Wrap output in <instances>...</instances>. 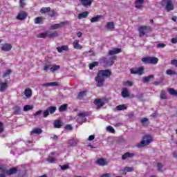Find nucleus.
I'll list each match as a JSON object with an SVG mask.
<instances>
[{
    "instance_id": "obj_1",
    "label": "nucleus",
    "mask_w": 177,
    "mask_h": 177,
    "mask_svg": "<svg viewBox=\"0 0 177 177\" xmlns=\"http://www.w3.org/2000/svg\"><path fill=\"white\" fill-rule=\"evenodd\" d=\"M111 75V71L109 70H101L98 72L97 77L95 78L97 82V86L102 87L104 85V80Z\"/></svg>"
},
{
    "instance_id": "obj_2",
    "label": "nucleus",
    "mask_w": 177,
    "mask_h": 177,
    "mask_svg": "<svg viewBox=\"0 0 177 177\" xmlns=\"http://www.w3.org/2000/svg\"><path fill=\"white\" fill-rule=\"evenodd\" d=\"M141 62L145 64H153L156 66L158 63V58L156 57H145L142 58Z\"/></svg>"
},
{
    "instance_id": "obj_3",
    "label": "nucleus",
    "mask_w": 177,
    "mask_h": 177,
    "mask_svg": "<svg viewBox=\"0 0 177 177\" xmlns=\"http://www.w3.org/2000/svg\"><path fill=\"white\" fill-rule=\"evenodd\" d=\"M152 141L153 138L150 136L147 135L143 137L141 142L137 145V147L140 148L144 147V146H147V145H150V143H151Z\"/></svg>"
},
{
    "instance_id": "obj_4",
    "label": "nucleus",
    "mask_w": 177,
    "mask_h": 177,
    "mask_svg": "<svg viewBox=\"0 0 177 177\" xmlns=\"http://www.w3.org/2000/svg\"><path fill=\"white\" fill-rule=\"evenodd\" d=\"M161 5L162 6H165L167 12H171V10H174L175 8L172 0H162Z\"/></svg>"
},
{
    "instance_id": "obj_5",
    "label": "nucleus",
    "mask_w": 177,
    "mask_h": 177,
    "mask_svg": "<svg viewBox=\"0 0 177 177\" xmlns=\"http://www.w3.org/2000/svg\"><path fill=\"white\" fill-rule=\"evenodd\" d=\"M140 37H145L147 33L151 32V27L144 26L138 28Z\"/></svg>"
},
{
    "instance_id": "obj_6",
    "label": "nucleus",
    "mask_w": 177,
    "mask_h": 177,
    "mask_svg": "<svg viewBox=\"0 0 177 177\" xmlns=\"http://www.w3.org/2000/svg\"><path fill=\"white\" fill-rule=\"evenodd\" d=\"M0 171L1 172H3L4 174H6L7 175H13V174H16V172L17 171V169H16V167H14L8 170V169H6L4 165H0Z\"/></svg>"
},
{
    "instance_id": "obj_7",
    "label": "nucleus",
    "mask_w": 177,
    "mask_h": 177,
    "mask_svg": "<svg viewBox=\"0 0 177 177\" xmlns=\"http://www.w3.org/2000/svg\"><path fill=\"white\" fill-rule=\"evenodd\" d=\"M89 115V113L87 112H82L78 113V118L77 119V121L79 124H81V122H85L86 121V117Z\"/></svg>"
},
{
    "instance_id": "obj_8",
    "label": "nucleus",
    "mask_w": 177,
    "mask_h": 177,
    "mask_svg": "<svg viewBox=\"0 0 177 177\" xmlns=\"http://www.w3.org/2000/svg\"><path fill=\"white\" fill-rule=\"evenodd\" d=\"M66 24H68V21H65L59 24H55L51 25L50 30H57L59 28H62V27H64Z\"/></svg>"
},
{
    "instance_id": "obj_9",
    "label": "nucleus",
    "mask_w": 177,
    "mask_h": 177,
    "mask_svg": "<svg viewBox=\"0 0 177 177\" xmlns=\"http://www.w3.org/2000/svg\"><path fill=\"white\" fill-rule=\"evenodd\" d=\"M117 59V57L112 56L109 58H104V63L105 66H113L114 64V61Z\"/></svg>"
},
{
    "instance_id": "obj_10",
    "label": "nucleus",
    "mask_w": 177,
    "mask_h": 177,
    "mask_svg": "<svg viewBox=\"0 0 177 177\" xmlns=\"http://www.w3.org/2000/svg\"><path fill=\"white\" fill-rule=\"evenodd\" d=\"M145 71V68L143 66L139 67L138 68H133L131 69V74H138V75H142L143 74V71Z\"/></svg>"
},
{
    "instance_id": "obj_11",
    "label": "nucleus",
    "mask_w": 177,
    "mask_h": 177,
    "mask_svg": "<svg viewBox=\"0 0 177 177\" xmlns=\"http://www.w3.org/2000/svg\"><path fill=\"white\" fill-rule=\"evenodd\" d=\"M94 104H95L97 109H100L104 106V101L102 99H95L94 100Z\"/></svg>"
},
{
    "instance_id": "obj_12",
    "label": "nucleus",
    "mask_w": 177,
    "mask_h": 177,
    "mask_svg": "<svg viewBox=\"0 0 177 177\" xmlns=\"http://www.w3.org/2000/svg\"><path fill=\"white\" fill-rule=\"evenodd\" d=\"M12 50V44L6 43L1 47V50L3 52H9Z\"/></svg>"
},
{
    "instance_id": "obj_13",
    "label": "nucleus",
    "mask_w": 177,
    "mask_h": 177,
    "mask_svg": "<svg viewBox=\"0 0 177 177\" xmlns=\"http://www.w3.org/2000/svg\"><path fill=\"white\" fill-rule=\"evenodd\" d=\"M74 49H77V50H81L82 49V46L80 44V40H75L73 43Z\"/></svg>"
},
{
    "instance_id": "obj_14",
    "label": "nucleus",
    "mask_w": 177,
    "mask_h": 177,
    "mask_svg": "<svg viewBox=\"0 0 177 177\" xmlns=\"http://www.w3.org/2000/svg\"><path fill=\"white\" fill-rule=\"evenodd\" d=\"M27 18V12H21L17 16V20H25Z\"/></svg>"
},
{
    "instance_id": "obj_15",
    "label": "nucleus",
    "mask_w": 177,
    "mask_h": 177,
    "mask_svg": "<svg viewBox=\"0 0 177 177\" xmlns=\"http://www.w3.org/2000/svg\"><path fill=\"white\" fill-rule=\"evenodd\" d=\"M82 3V5L83 6H85L86 8H88V6H91L92 5V2H93V0H80Z\"/></svg>"
},
{
    "instance_id": "obj_16",
    "label": "nucleus",
    "mask_w": 177,
    "mask_h": 177,
    "mask_svg": "<svg viewBox=\"0 0 177 177\" xmlns=\"http://www.w3.org/2000/svg\"><path fill=\"white\" fill-rule=\"evenodd\" d=\"M133 157H135V153L127 152L122 155V160H127V158H132Z\"/></svg>"
},
{
    "instance_id": "obj_17",
    "label": "nucleus",
    "mask_w": 177,
    "mask_h": 177,
    "mask_svg": "<svg viewBox=\"0 0 177 177\" xmlns=\"http://www.w3.org/2000/svg\"><path fill=\"white\" fill-rule=\"evenodd\" d=\"M96 164H97V165H101L102 167L104 166V165H107V161H106L105 159L103 158H98L96 161H95Z\"/></svg>"
},
{
    "instance_id": "obj_18",
    "label": "nucleus",
    "mask_w": 177,
    "mask_h": 177,
    "mask_svg": "<svg viewBox=\"0 0 177 177\" xmlns=\"http://www.w3.org/2000/svg\"><path fill=\"white\" fill-rule=\"evenodd\" d=\"M24 95L28 99H30L32 96V91H31V88H27L25 89Z\"/></svg>"
},
{
    "instance_id": "obj_19",
    "label": "nucleus",
    "mask_w": 177,
    "mask_h": 177,
    "mask_svg": "<svg viewBox=\"0 0 177 177\" xmlns=\"http://www.w3.org/2000/svg\"><path fill=\"white\" fill-rule=\"evenodd\" d=\"M109 55L113 56V55H117V53H121V48H114L112 50H109Z\"/></svg>"
},
{
    "instance_id": "obj_20",
    "label": "nucleus",
    "mask_w": 177,
    "mask_h": 177,
    "mask_svg": "<svg viewBox=\"0 0 177 177\" xmlns=\"http://www.w3.org/2000/svg\"><path fill=\"white\" fill-rule=\"evenodd\" d=\"M121 95L122 97H128L129 96V91H128V88H127V87H124L122 88Z\"/></svg>"
},
{
    "instance_id": "obj_21",
    "label": "nucleus",
    "mask_w": 177,
    "mask_h": 177,
    "mask_svg": "<svg viewBox=\"0 0 177 177\" xmlns=\"http://www.w3.org/2000/svg\"><path fill=\"white\" fill-rule=\"evenodd\" d=\"M115 28V26L113 21H109L105 25V28H107V30H114Z\"/></svg>"
},
{
    "instance_id": "obj_22",
    "label": "nucleus",
    "mask_w": 177,
    "mask_h": 177,
    "mask_svg": "<svg viewBox=\"0 0 177 177\" xmlns=\"http://www.w3.org/2000/svg\"><path fill=\"white\" fill-rule=\"evenodd\" d=\"M145 2V0H137L135 2V5H136V8H137V9H140L141 8H142V5Z\"/></svg>"
},
{
    "instance_id": "obj_23",
    "label": "nucleus",
    "mask_w": 177,
    "mask_h": 177,
    "mask_svg": "<svg viewBox=\"0 0 177 177\" xmlns=\"http://www.w3.org/2000/svg\"><path fill=\"white\" fill-rule=\"evenodd\" d=\"M42 86H59V82H48L42 84Z\"/></svg>"
},
{
    "instance_id": "obj_24",
    "label": "nucleus",
    "mask_w": 177,
    "mask_h": 177,
    "mask_svg": "<svg viewBox=\"0 0 177 177\" xmlns=\"http://www.w3.org/2000/svg\"><path fill=\"white\" fill-rule=\"evenodd\" d=\"M0 92H5V91H6V88H8V83H3L0 82Z\"/></svg>"
},
{
    "instance_id": "obj_25",
    "label": "nucleus",
    "mask_w": 177,
    "mask_h": 177,
    "mask_svg": "<svg viewBox=\"0 0 177 177\" xmlns=\"http://www.w3.org/2000/svg\"><path fill=\"white\" fill-rule=\"evenodd\" d=\"M88 15H89V12L88 11H85V12H83L82 13H80L77 15V17L80 19H86V17H88Z\"/></svg>"
},
{
    "instance_id": "obj_26",
    "label": "nucleus",
    "mask_w": 177,
    "mask_h": 177,
    "mask_svg": "<svg viewBox=\"0 0 177 177\" xmlns=\"http://www.w3.org/2000/svg\"><path fill=\"white\" fill-rule=\"evenodd\" d=\"M57 50L59 53H62L63 50H68V46H62L60 47H57Z\"/></svg>"
},
{
    "instance_id": "obj_27",
    "label": "nucleus",
    "mask_w": 177,
    "mask_h": 177,
    "mask_svg": "<svg viewBox=\"0 0 177 177\" xmlns=\"http://www.w3.org/2000/svg\"><path fill=\"white\" fill-rule=\"evenodd\" d=\"M31 135H34V133H36V135H41L42 133V129L39 128H35L33 129V131H31Z\"/></svg>"
},
{
    "instance_id": "obj_28",
    "label": "nucleus",
    "mask_w": 177,
    "mask_h": 177,
    "mask_svg": "<svg viewBox=\"0 0 177 177\" xmlns=\"http://www.w3.org/2000/svg\"><path fill=\"white\" fill-rule=\"evenodd\" d=\"M151 78H154V75H150L149 76L144 77L142 82L144 84H147V82H149L150 81V80H151Z\"/></svg>"
},
{
    "instance_id": "obj_29",
    "label": "nucleus",
    "mask_w": 177,
    "mask_h": 177,
    "mask_svg": "<svg viewBox=\"0 0 177 177\" xmlns=\"http://www.w3.org/2000/svg\"><path fill=\"white\" fill-rule=\"evenodd\" d=\"M58 70H60V66L59 65H53L51 68H50V71H51V73H55Z\"/></svg>"
},
{
    "instance_id": "obj_30",
    "label": "nucleus",
    "mask_w": 177,
    "mask_h": 177,
    "mask_svg": "<svg viewBox=\"0 0 177 177\" xmlns=\"http://www.w3.org/2000/svg\"><path fill=\"white\" fill-rule=\"evenodd\" d=\"M67 107H68V105L67 104H64L59 107V111L63 113V111L67 110Z\"/></svg>"
},
{
    "instance_id": "obj_31",
    "label": "nucleus",
    "mask_w": 177,
    "mask_h": 177,
    "mask_svg": "<svg viewBox=\"0 0 177 177\" xmlns=\"http://www.w3.org/2000/svg\"><path fill=\"white\" fill-rule=\"evenodd\" d=\"M47 110L48 111V113H50V114H54L56 110H57V108H56V106H49L48 108H47Z\"/></svg>"
},
{
    "instance_id": "obj_32",
    "label": "nucleus",
    "mask_w": 177,
    "mask_h": 177,
    "mask_svg": "<svg viewBox=\"0 0 177 177\" xmlns=\"http://www.w3.org/2000/svg\"><path fill=\"white\" fill-rule=\"evenodd\" d=\"M58 35H59V33H57V32H52L48 31V38H53L55 37H58Z\"/></svg>"
},
{
    "instance_id": "obj_33",
    "label": "nucleus",
    "mask_w": 177,
    "mask_h": 177,
    "mask_svg": "<svg viewBox=\"0 0 177 177\" xmlns=\"http://www.w3.org/2000/svg\"><path fill=\"white\" fill-rule=\"evenodd\" d=\"M100 19H102V15H97L96 17H94L91 19V22L96 23L97 21H99Z\"/></svg>"
},
{
    "instance_id": "obj_34",
    "label": "nucleus",
    "mask_w": 177,
    "mask_h": 177,
    "mask_svg": "<svg viewBox=\"0 0 177 177\" xmlns=\"http://www.w3.org/2000/svg\"><path fill=\"white\" fill-rule=\"evenodd\" d=\"M37 37V38H46L48 37V31L39 33Z\"/></svg>"
},
{
    "instance_id": "obj_35",
    "label": "nucleus",
    "mask_w": 177,
    "mask_h": 177,
    "mask_svg": "<svg viewBox=\"0 0 177 177\" xmlns=\"http://www.w3.org/2000/svg\"><path fill=\"white\" fill-rule=\"evenodd\" d=\"M54 127L55 128H60L62 127V121L56 120L54 121Z\"/></svg>"
},
{
    "instance_id": "obj_36",
    "label": "nucleus",
    "mask_w": 177,
    "mask_h": 177,
    "mask_svg": "<svg viewBox=\"0 0 177 177\" xmlns=\"http://www.w3.org/2000/svg\"><path fill=\"white\" fill-rule=\"evenodd\" d=\"M86 91H81L77 95V99H80V100H82V99L84 98V96H86Z\"/></svg>"
},
{
    "instance_id": "obj_37",
    "label": "nucleus",
    "mask_w": 177,
    "mask_h": 177,
    "mask_svg": "<svg viewBox=\"0 0 177 177\" xmlns=\"http://www.w3.org/2000/svg\"><path fill=\"white\" fill-rule=\"evenodd\" d=\"M168 92L169 95H171L172 96H177V91L176 90L171 88L168 90Z\"/></svg>"
},
{
    "instance_id": "obj_38",
    "label": "nucleus",
    "mask_w": 177,
    "mask_h": 177,
    "mask_svg": "<svg viewBox=\"0 0 177 177\" xmlns=\"http://www.w3.org/2000/svg\"><path fill=\"white\" fill-rule=\"evenodd\" d=\"M34 106L32 105H25L24 106V111H29V110H32Z\"/></svg>"
},
{
    "instance_id": "obj_39",
    "label": "nucleus",
    "mask_w": 177,
    "mask_h": 177,
    "mask_svg": "<svg viewBox=\"0 0 177 177\" xmlns=\"http://www.w3.org/2000/svg\"><path fill=\"white\" fill-rule=\"evenodd\" d=\"M47 161L48 162H49L50 164H53V162H55L56 161V159L55 158H53V156H49L47 158Z\"/></svg>"
},
{
    "instance_id": "obj_40",
    "label": "nucleus",
    "mask_w": 177,
    "mask_h": 177,
    "mask_svg": "<svg viewBox=\"0 0 177 177\" xmlns=\"http://www.w3.org/2000/svg\"><path fill=\"white\" fill-rule=\"evenodd\" d=\"M41 13L44 14V13H48V12H50V8L48 7V8H45L43 7L41 10H40Z\"/></svg>"
},
{
    "instance_id": "obj_41",
    "label": "nucleus",
    "mask_w": 177,
    "mask_h": 177,
    "mask_svg": "<svg viewBox=\"0 0 177 177\" xmlns=\"http://www.w3.org/2000/svg\"><path fill=\"white\" fill-rule=\"evenodd\" d=\"M98 65H99V62H94L89 64V68H90V70H93V68L96 67V66H98Z\"/></svg>"
},
{
    "instance_id": "obj_42",
    "label": "nucleus",
    "mask_w": 177,
    "mask_h": 177,
    "mask_svg": "<svg viewBox=\"0 0 177 177\" xmlns=\"http://www.w3.org/2000/svg\"><path fill=\"white\" fill-rule=\"evenodd\" d=\"M116 110L121 111V110H127V105L122 104V105H118L116 107Z\"/></svg>"
},
{
    "instance_id": "obj_43",
    "label": "nucleus",
    "mask_w": 177,
    "mask_h": 177,
    "mask_svg": "<svg viewBox=\"0 0 177 177\" xmlns=\"http://www.w3.org/2000/svg\"><path fill=\"white\" fill-rule=\"evenodd\" d=\"M39 23H42V17H38L35 19V24H39Z\"/></svg>"
},
{
    "instance_id": "obj_44",
    "label": "nucleus",
    "mask_w": 177,
    "mask_h": 177,
    "mask_svg": "<svg viewBox=\"0 0 177 177\" xmlns=\"http://www.w3.org/2000/svg\"><path fill=\"white\" fill-rule=\"evenodd\" d=\"M124 172H133V167H126L124 169Z\"/></svg>"
},
{
    "instance_id": "obj_45",
    "label": "nucleus",
    "mask_w": 177,
    "mask_h": 177,
    "mask_svg": "<svg viewBox=\"0 0 177 177\" xmlns=\"http://www.w3.org/2000/svg\"><path fill=\"white\" fill-rule=\"evenodd\" d=\"M106 131H108V132H111V133H114V132H115V130L111 126L107 127Z\"/></svg>"
},
{
    "instance_id": "obj_46",
    "label": "nucleus",
    "mask_w": 177,
    "mask_h": 177,
    "mask_svg": "<svg viewBox=\"0 0 177 177\" xmlns=\"http://www.w3.org/2000/svg\"><path fill=\"white\" fill-rule=\"evenodd\" d=\"M11 73H12V70L8 69L7 71H6V72L3 75V78L8 77V75H9Z\"/></svg>"
},
{
    "instance_id": "obj_47",
    "label": "nucleus",
    "mask_w": 177,
    "mask_h": 177,
    "mask_svg": "<svg viewBox=\"0 0 177 177\" xmlns=\"http://www.w3.org/2000/svg\"><path fill=\"white\" fill-rule=\"evenodd\" d=\"M166 74H167V75H174L176 74V73L171 69H168L166 71Z\"/></svg>"
},
{
    "instance_id": "obj_48",
    "label": "nucleus",
    "mask_w": 177,
    "mask_h": 177,
    "mask_svg": "<svg viewBox=\"0 0 177 177\" xmlns=\"http://www.w3.org/2000/svg\"><path fill=\"white\" fill-rule=\"evenodd\" d=\"M160 99H167V93L164 91L160 93Z\"/></svg>"
},
{
    "instance_id": "obj_49",
    "label": "nucleus",
    "mask_w": 177,
    "mask_h": 177,
    "mask_svg": "<svg viewBox=\"0 0 177 177\" xmlns=\"http://www.w3.org/2000/svg\"><path fill=\"white\" fill-rule=\"evenodd\" d=\"M77 143H78V141L75 140H69V145H71V146H77Z\"/></svg>"
},
{
    "instance_id": "obj_50",
    "label": "nucleus",
    "mask_w": 177,
    "mask_h": 177,
    "mask_svg": "<svg viewBox=\"0 0 177 177\" xmlns=\"http://www.w3.org/2000/svg\"><path fill=\"white\" fill-rule=\"evenodd\" d=\"M141 124H142L143 126L145 125H147V124L146 122H149V119L146 118H144L141 120Z\"/></svg>"
},
{
    "instance_id": "obj_51",
    "label": "nucleus",
    "mask_w": 177,
    "mask_h": 177,
    "mask_svg": "<svg viewBox=\"0 0 177 177\" xmlns=\"http://www.w3.org/2000/svg\"><path fill=\"white\" fill-rule=\"evenodd\" d=\"M124 85H125V86H132L133 84L131 81H127L124 82Z\"/></svg>"
},
{
    "instance_id": "obj_52",
    "label": "nucleus",
    "mask_w": 177,
    "mask_h": 177,
    "mask_svg": "<svg viewBox=\"0 0 177 177\" xmlns=\"http://www.w3.org/2000/svg\"><path fill=\"white\" fill-rule=\"evenodd\" d=\"M86 56H93L95 55V53H93V50H90L88 52H86Z\"/></svg>"
},
{
    "instance_id": "obj_53",
    "label": "nucleus",
    "mask_w": 177,
    "mask_h": 177,
    "mask_svg": "<svg viewBox=\"0 0 177 177\" xmlns=\"http://www.w3.org/2000/svg\"><path fill=\"white\" fill-rule=\"evenodd\" d=\"M166 45L165 44H158L156 46V48H158V49H161L162 48H165Z\"/></svg>"
},
{
    "instance_id": "obj_54",
    "label": "nucleus",
    "mask_w": 177,
    "mask_h": 177,
    "mask_svg": "<svg viewBox=\"0 0 177 177\" xmlns=\"http://www.w3.org/2000/svg\"><path fill=\"white\" fill-rule=\"evenodd\" d=\"M68 168H69L68 165H64L61 166V169H62L63 171H66V169H68Z\"/></svg>"
},
{
    "instance_id": "obj_55",
    "label": "nucleus",
    "mask_w": 177,
    "mask_h": 177,
    "mask_svg": "<svg viewBox=\"0 0 177 177\" xmlns=\"http://www.w3.org/2000/svg\"><path fill=\"white\" fill-rule=\"evenodd\" d=\"M48 115H49V111H48V109H46V111H44L43 116L44 117V118H46Z\"/></svg>"
},
{
    "instance_id": "obj_56",
    "label": "nucleus",
    "mask_w": 177,
    "mask_h": 177,
    "mask_svg": "<svg viewBox=\"0 0 177 177\" xmlns=\"http://www.w3.org/2000/svg\"><path fill=\"white\" fill-rule=\"evenodd\" d=\"M3 131H4L3 123H2V122H0V133H2Z\"/></svg>"
},
{
    "instance_id": "obj_57",
    "label": "nucleus",
    "mask_w": 177,
    "mask_h": 177,
    "mask_svg": "<svg viewBox=\"0 0 177 177\" xmlns=\"http://www.w3.org/2000/svg\"><path fill=\"white\" fill-rule=\"evenodd\" d=\"M42 114V110L37 111L35 114H33L34 117H37V115H41Z\"/></svg>"
},
{
    "instance_id": "obj_58",
    "label": "nucleus",
    "mask_w": 177,
    "mask_h": 177,
    "mask_svg": "<svg viewBox=\"0 0 177 177\" xmlns=\"http://www.w3.org/2000/svg\"><path fill=\"white\" fill-rule=\"evenodd\" d=\"M171 64L175 66V67H177V59H172L171 61Z\"/></svg>"
},
{
    "instance_id": "obj_59",
    "label": "nucleus",
    "mask_w": 177,
    "mask_h": 177,
    "mask_svg": "<svg viewBox=\"0 0 177 177\" xmlns=\"http://www.w3.org/2000/svg\"><path fill=\"white\" fill-rule=\"evenodd\" d=\"M19 3L21 8H24V6H26V3H24V0H20Z\"/></svg>"
},
{
    "instance_id": "obj_60",
    "label": "nucleus",
    "mask_w": 177,
    "mask_h": 177,
    "mask_svg": "<svg viewBox=\"0 0 177 177\" xmlns=\"http://www.w3.org/2000/svg\"><path fill=\"white\" fill-rule=\"evenodd\" d=\"M50 68H51V65H49V64H48V65H46V66H44V71L46 72V71H48V68L50 69Z\"/></svg>"
},
{
    "instance_id": "obj_61",
    "label": "nucleus",
    "mask_w": 177,
    "mask_h": 177,
    "mask_svg": "<svg viewBox=\"0 0 177 177\" xmlns=\"http://www.w3.org/2000/svg\"><path fill=\"white\" fill-rule=\"evenodd\" d=\"M65 129H68V131H72L73 127H71V124H67V125L65 127Z\"/></svg>"
},
{
    "instance_id": "obj_62",
    "label": "nucleus",
    "mask_w": 177,
    "mask_h": 177,
    "mask_svg": "<svg viewBox=\"0 0 177 177\" xmlns=\"http://www.w3.org/2000/svg\"><path fill=\"white\" fill-rule=\"evenodd\" d=\"M162 169V164L158 163V171H161Z\"/></svg>"
},
{
    "instance_id": "obj_63",
    "label": "nucleus",
    "mask_w": 177,
    "mask_h": 177,
    "mask_svg": "<svg viewBox=\"0 0 177 177\" xmlns=\"http://www.w3.org/2000/svg\"><path fill=\"white\" fill-rule=\"evenodd\" d=\"M171 44H177V39L176 38H172L171 39Z\"/></svg>"
},
{
    "instance_id": "obj_64",
    "label": "nucleus",
    "mask_w": 177,
    "mask_h": 177,
    "mask_svg": "<svg viewBox=\"0 0 177 177\" xmlns=\"http://www.w3.org/2000/svg\"><path fill=\"white\" fill-rule=\"evenodd\" d=\"M93 139H95V136H94V135H91V136H90L88 137V140L91 141V140H93Z\"/></svg>"
}]
</instances>
